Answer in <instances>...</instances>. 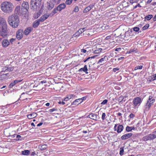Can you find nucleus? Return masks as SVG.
I'll use <instances>...</instances> for the list:
<instances>
[{"instance_id":"f257e3e1","label":"nucleus","mask_w":156,"mask_h":156,"mask_svg":"<svg viewBox=\"0 0 156 156\" xmlns=\"http://www.w3.org/2000/svg\"><path fill=\"white\" fill-rule=\"evenodd\" d=\"M8 21L9 25L12 27L16 28L19 23V16L15 15L9 16L8 18Z\"/></svg>"},{"instance_id":"f03ea898","label":"nucleus","mask_w":156,"mask_h":156,"mask_svg":"<svg viewBox=\"0 0 156 156\" xmlns=\"http://www.w3.org/2000/svg\"><path fill=\"white\" fill-rule=\"evenodd\" d=\"M14 6L11 2H5L2 3L1 9L5 13H10L13 10Z\"/></svg>"},{"instance_id":"7ed1b4c3","label":"nucleus","mask_w":156,"mask_h":156,"mask_svg":"<svg viewBox=\"0 0 156 156\" xmlns=\"http://www.w3.org/2000/svg\"><path fill=\"white\" fill-rule=\"evenodd\" d=\"M41 0H31L30 2L31 9L34 11L38 10L41 5Z\"/></svg>"},{"instance_id":"20e7f679","label":"nucleus","mask_w":156,"mask_h":156,"mask_svg":"<svg viewBox=\"0 0 156 156\" xmlns=\"http://www.w3.org/2000/svg\"><path fill=\"white\" fill-rule=\"evenodd\" d=\"M0 27H2L1 30L7 31V24L6 20L2 17H0Z\"/></svg>"},{"instance_id":"39448f33","label":"nucleus","mask_w":156,"mask_h":156,"mask_svg":"<svg viewBox=\"0 0 156 156\" xmlns=\"http://www.w3.org/2000/svg\"><path fill=\"white\" fill-rule=\"evenodd\" d=\"M154 139L152 133L147 134L144 136L142 138V140L144 141L153 140Z\"/></svg>"},{"instance_id":"423d86ee","label":"nucleus","mask_w":156,"mask_h":156,"mask_svg":"<svg viewBox=\"0 0 156 156\" xmlns=\"http://www.w3.org/2000/svg\"><path fill=\"white\" fill-rule=\"evenodd\" d=\"M142 101L141 98L139 97H137L134 98L133 101V103L135 106H139L140 105Z\"/></svg>"},{"instance_id":"0eeeda50","label":"nucleus","mask_w":156,"mask_h":156,"mask_svg":"<svg viewBox=\"0 0 156 156\" xmlns=\"http://www.w3.org/2000/svg\"><path fill=\"white\" fill-rule=\"evenodd\" d=\"M23 30H18L16 32V37L18 40H20L22 38L23 36Z\"/></svg>"},{"instance_id":"6e6552de","label":"nucleus","mask_w":156,"mask_h":156,"mask_svg":"<svg viewBox=\"0 0 156 156\" xmlns=\"http://www.w3.org/2000/svg\"><path fill=\"white\" fill-rule=\"evenodd\" d=\"M88 117L89 118L96 121L100 119L99 116L98 115L94 113L90 114Z\"/></svg>"},{"instance_id":"1a4fd4ad","label":"nucleus","mask_w":156,"mask_h":156,"mask_svg":"<svg viewBox=\"0 0 156 156\" xmlns=\"http://www.w3.org/2000/svg\"><path fill=\"white\" fill-rule=\"evenodd\" d=\"M155 101V99L153 98V97L151 95L149 96L147 102L146 103L151 106L153 104V103Z\"/></svg>"},{"instance_id":"9d476101","label":"nucleus","mask_w":156,"mask_h":156,"mask_svg":"<svg viewBox=\"0 0 156 156\" xmlns=\"http://www.w3.org/2000/svg\"><path fill=\"white\" fill-rule=\"evenodd\" d=\"M132 135L133 133H126L122 136L121 137V138L122 140L127 139L130 138Z\"/></svg>"},{"instance_id":"9b49d317","label":"nucleus","mask_w":156,"mask_h":156,"mask_svg":"<svg viewBox=\"0 0 156 156\" xmlns=\"http://www.w3.org/2000/svg\"><path fill=\"white\" fill-rule=\"evenodd\" d=\"M7 35V31H4L3 30L0 31V41L3 38L5 37Z\"/></svg>"},{"instance_id":"f8f14e48","label":"nucleus","mask_w":156,"mask_h":156,"mask_svg":"<svg viewBox=\"0 0 156 156\" xmlns=\"http://www.w3.org/2000/svg\"><path fill=\"white\" fill-rule=\"evenodd\" d=\"M33 29L31 27H28L26 28L24 31H23L25 35H28L33 30Z\"/></svg>"},{"instance_id":"ddd939ff","label":"nucleus","mask_w":156,"mask_h":156,"mask_svg":"<svg viewBox=\"0 0 156 156\" xmlns=\"http://www.w3.org/2000/svg\"><path fill=\"white\" fill-rule=\"evenodd\" d=\"M10 44V42L7 39H4L2 42V45L4 47H6Z\"/></svg>"},{"instance_id":"4468645a","label":"nucleus","mask_w":156,"mask_h":156,"mask_svg":"<svg viewBox=\"0 0 156 156\" xmlns=\"http://www.w3.org/2000/svg\"><path fill=\"white\" fill-rule=\"evenodd\" d=\"M49 16V15L45 14L41 17L40 19L38 20L40 22H43L47 19Z\"/></svg>"},{"instance_id":"2eb2a0df","label":"nucleus","mask_w":156,"mask_h":156,"mask_svg":"<svg viewBox=\"0 0 156 156\" xmlns=\"http://www.w3.org/2000/svg\"><path fill=\"white\" fill-rule=\"evenodd\" d=\"M88 69L87 68V65H85L83 68H81L78 71L79 72H81L82 71L84 72L86 74H87L89 73H90V72H88Z\"/></svg>"},{"instance_id":"dca6fc26","label":"nucleus","mask_w":156,"mask_h":156,"mask_svg":"<svg viewBox=\"0 0 156 156\" xmlns=\"http://www.w3.org/2000/svg\"><path fill=\"white\" fill-rule=\"evenodd\" d=\"M20 6H17L16 8L14 14V15H17L19 16V14L20 12Z\"/></svg>"},{"instance_id":"f3484780","label":"nucleus","mask_w":156,"mask_h":156,"mask_svg":"<svg viewBox=\"0 0 156 156\" xmlns=\"http://www.w3.org/2000/svg\"><path fill=\"white\" fill-rule=\"evenodd\" d=\"M66 7L65 4H61L57 7V9L58 11H61L62 9H65Z\"/></svg>"},{"instance_id":"a211bd4d","label":"nucleus","mask_w":156,"mask_h":156,"mask_svg":"<svg viewBox=\"0 0 156 156\" xmlns=\"http://www.w3.org/2000/svg\"><path fill=\"white\" fill-rule=\"evenodd\" d=\"M37 114L35 112H33L32 113L27 115V116L28 119H31L35 118L37 116Z\"/></svg>"},{"instance_id":"6ab92c4d","label":"nucleus","mask_w":156,"mask_h":156,"mask_svg":"<svg viewBox=\"0 0 156 156\" xmlns=\"http://www.w3.org/2000/svg\"><path fill=\"white\" fill-rule=\"evenodd\" d=\"M80 100H81L80 98L75 100L74 101L71 103V105H78L80 103V102H81Z\"/></svg>"},{"instance_id":"aec40b11","label":"nucleus","mask_w":156,"mask_h":156,"mask_svg":"<svg viewBox=\"0 0 156 156\" xmlns=\"http://www.w3.org/2000/svg\"><path fill=\"white\" fill-rule=\"evenodd\" d=\"M151 106L147 103L145 105L144 108V112L145 113L146 112L148 111L149 109Z\"/></svg>"},{"instance_id":"412c9836","label":"nucleus","mask_w":156,"mask_h":156,"mask_svg":"<svg viewBox=\"0 0 156 156\" xmlns=\"http://www.w3.org/2000/svg\"><path fill=\"white\" fill-rule=\"evenodd\" d=\"M40 21L38 20L35 21L33 24V27L34 28H36L38 27L40 24Z\"/></svg>"},{"instance_id":"4be33fe9","label":"nucleus","mask_w":156,"mask_h":156,"mask_svg":"<svg viewBox=\"0 0 156 156\" xmlns=\"http://www.w3.org/2000/svg\"><path fill=\"white\" fill-rule=\"evenodd\" d=\"M55 4L54 2H52V1L50 2L48 5V9L49 10H51L54 7Z\"/></svg>"},{"instance_id":"5701e85b","label":"nucleus","mask_w":156,"mask_h":156,"mask_svg":"<svg viewBox=\"0 0 156 156\" xmlns=\"http://www.w3.org/2000/svg\"><path fill=\"white\" fill-rule=\"evenodd\" d=\"M124 127L122 125H119L117 127V132L118 133H120L123 130Z\"/></svg>"},{"instance_id":"b1692460","label":"nucleus","mask_w":156,"mask_h":156,"mask_svg":"<svg viewBox=\"0 0 156 156\" xmlns=\"http://www.w3.org/2000/svg\"><path fill=\"white\" fill-rule=\"evenodd\" d=\"M47 147V145L46 144H44L39 146L38 148L41 151H43L46 149Z\"/></svg>"},{"instance_id":"393cba45","label":"nucleus","mask_w":156,"mask_h":156,"mask_svg":"<svg viewBox=\"0 0 156 156\" xmlns=\"http://www.w3.org/2000/svg\"><path fill=\"white\" fill-rule=\"evenodd\" d=\"M22 7L24 9L27 10L29 9V5L27 2H25L22 3Z\"/></svg>"},{"instance_id":"a878e982","label":"nucleus","mask_w":156,"mask_h":156,"mask_svg":"<svg viewBox=\"0 0 156 156\" xmlns=\"http://www.w3.org/2000/svg\"><path fill=\"white\" fill-rule=\"evenodd\" d=\"M21 153L23 155H28L30 154V152L29 150H24L22 151Z\"/></svg>"},{"instance_id":"bb28decb","label":"nucleus","mask_w":156,"mask_h":156,"mask_svg":"<svg viewBox=\"0 0 156 156\" xmlns=\"http://www.w3.org/2000/svg\"><path fill=\"white\" fill-rule=\"evenodd\" d=\"M153 17V16L152 15H148L145 16L144 18V21H146V20H149L152 18Z\"/></svg>"},{"instance_id":"cd10ccee","label":"nucleus","mask_w":156,"mask_h":156,"mask_svg":"<svg viewBox=\"0 0 156 156\" xmlns=\"http://www.w3.org/2000/svg\"><path fill=\"white\" fill-rule=\"evenodd\" d=\"M74 96L73 94H71L68 95L64 99V101H67L69 99H71Z\"/></svg>"},{"instance_id":"c85d7f7f","label":"nucleus","mask_w":156,"mask_h":156,"mask_svg":"<svg viewBox=\"0 0 156 156\" xmlns=\"http://www.w3.org/2000/svg\"><path fill=\"white\" fill-rule=\"evenodd\" d=\"M135 128L133 126L130 127L127 126L126 128V130L127 132H130L133 130H134Z\"/></svg>"},{"instance_id":"c756f323","label":"nucleus","mask_w":156,"mask_h":156,"mask_svg":"<svg viewBox=\"0 0 156 156\" xmlns=\"http://www.w3.org/2000/svg\"><path fill=\"white\" fill-rule=\"evenodd\" d=\"M106 58H107V56H105L103 58H102L99 60L98 63V64L100 63L103 62L104 61H106L107 60Z\"/></svg>"},{"instance_id":"7c9ffc66","label":"nucleus","mask_w":156,"mask_h":156,"mask_svg":"<svg viewBox=\"0 0 156 156\" xmlns=\"http://www.w3.org/2000/svg\"><path fill=\"white\" fill-rule=\"evenodd\" d=\"M102 50V49L101 48H97L94 51V54L99 53L101 52Z\"/></svg>"},{"instance_id":"2f4dec72","label":"nucleus","mask_w":156,"mask_h":156,"mask_svg":"<svg viewBox=\"0 0 156 156\" xmlns=\"http://www.w3.org/2000/svg\"><path fill=\"white\" fill-rule=\"evenodd\" d=\"M9 73H7L4 74H2L1 75V77L2 78H6L7 77H9Z\"/></svg>"},{"instance_id":"473e14b6","label":"nucleus","mask_w":156,"mask_h":156,"mask_svg":"<svg viewBox=\"0 0 156 156\" xmlns=\"http://www.w3.org/2000/svg\"><path fill=\"white\" fill-rule=\"evenodd\" d=\"M57 110V109L56 108H53L52 109L48 110V111H46L48 113H51L54 111Z\"/></svg>"},{"instance_id":"72a5a7b5","label":"nucleus","mask_w":156,"mask_h":156,"mask_svg":"<svg viewBox=\"0 0 156 156\" xmlns=\"http://www.w3.org/2000/svg\"><path fill=\"white\" fill-rule=\"evenodd\" d=\"M124 150L123 147H121L120 148L119 154L121 155H122L124 154Z\"/></svg>"},{"instance_id":"f704fd0d","label":"nucleus","mask_w":156,"mask_h":156,"mask_svg":"<svg viewBox=\"0 0 156 156\" xmlns=\"http://www.w3.org/2000/svg\"><path fill=\"white\" fill-rule=\"evenodd\" d=\"M124 99V97L121 95L119 96L118 98V101L119 102H121L123 101Z\"/></svg>"},{"instance_id":"c9c22d12","label":"nucleus","mask_w":156,"mask_h":156,"mask_svg":"<svg viewBox=\"0 0 156 156\" xmlns=\"http://www.w3.org/2000/svg\"><path fill=\"white\" fill-rule=\"evenodd\" d=\"M143 67V65L136 66L135 68V70H136L137 69H142Z\"/></svg>"},{"instance_id":"e433bc0d","label":"nucleus","mask_w":156,"mask_h":156,"mask_svg":"<svg viewBox=\"0 0 156 156\" xmlns=\"http://www.w3.org/2000/svg\"><path fill=\"white\" fill-rule=\"evenodd\" d=\"M149 27V24L147 23L142 28L143 30H145L147 29Z\"/></svg>"},{"instance_id":"4c0bfd02","label":"nucleus","mask_w":156,"mask_h":156,"mask_svg":"<svg viewBox=\"0 0 156 156\" xmlns=\"http://www.w3.org/2000/svg\"><path fill=\"white\" fill-rule=\"evenodd\" d=\"M90 9L87 6L83 10V12L84 13H87L90 10Z\"/></svg>"},{"instance_id":"58836bf2","label":"nucleus","mask_w":156,"mask_h":156,"mask_svg":"<svg viewBox=\"0 0 156 156\" xmlns=\"http://www.w3.org/2000/svg\"><path fill=\"white\" fill-rule=\"evenodd\" d=\"M8 69V67L5 66L2 68V70L1 72V73L3 72H7V69Z\"/></svg>"},{"instance_id":"ea45409f","label":"nucleus","mask_w":156,"mask_h":156,"mask_svg":"<svg viewBox=\"0 0 156 156\" xmlns=\"http://www.w3.org/2000/svg\"><path fill=\"white\" fill-rule=\"evenodd\" d=\"M73 0H66V4L67 5H70L72 3Z\"/></svg>"},{"instance_id":"a19ab883","label":"nucleus","mask_w":156,"mask_h":156,"mask_svg":"<svg viewBox=\"0 0 156 156\" xmlns=\"http://www.w3.org/2000/svg\"><path fill=\"white\" fill-rule=\"evenodd\" d=\"M16 140H22V137L20 135H17L16 136Z\"/></svg>"},{"instance_id":"79ce46f5","label":"nucleus","mask_w":156,"mask_h":156,"mask_svg":"<svg viewBox=\"0 0 156 156\" xmlns=\"http://www.w3.org/2000/svg\"><path fill=\"white\" fill-rule=\"evenodd\" d=\"M61 0H52V2H54L55 4H59Z\"/></svg>"},{"instance_id":"37998d69","label":"nucleus","mask_w":156,"mask_h":156,"mask_svg":"<svg viewBox=\"0 0 156 156\" xmlns=\"http://www.w3.org/2000/svg\"><path fill=\"white\" fill-rule=\"evenodd\" d=\"M106 114L105 113H103L101 116V119L102 120H104L105 119Z\"/></svg>"},{"instance_id":"c03bdc74","label":"nucleus","mask_w":156,"mask_h":156,"mask_svg":"<svg viewBox=\"0 0 156 156\" xmlns=\"http://www.w3.org/2000/svg\"><path fill=\"white\" fill-rule=\"evenodd\" d=\"M139 29V28L137 27H135L133 28V30L136 32L138 31Z\"/></svg>"},{"instance_id":"a18cd8bd","label":"nucleus","mask_w":156,"mask_h":156,"mask_svg":"<svg viewBox=\"0 0 156 156\" xmlns=\"http://www.w3.org/2000/svg\"><path fill=\"white\" fill-rule=\"evenodd\" d=\"M79 9L78 6H76L75 7L73 11L75 12H77L79 11Z\"/></svg>"},{"instance_id":"49530a36","label":"nucleus","mask_w":156,"mask_h":156,"mask_svg":"<svg viewBox=\"0 0 156 156\" xmlns=\"http://www.w3.org/2000/svg\"><path fill=\"white\" fill-rule=\"evenodd\" d=\"M87 98V97H86L85 96V97H83L82 98H80V99L81 100H80V101L81 102H80V103H82L83 101L86 100V99Z\"/></svg>"},{"instance_id":"de8ad7c7","label":"nucleus","mask_w":156,"mask_h":156,"mask_svg":"<svg viewBox=\"0 0 156 156\" xmlns=\"http://www.w3.org/2000/svg\"><path fill=\"white\" fill-rule=\"evenodd\" d=\"M16 84L14 83V82H11L9 85V87L10 88H12L13 86H14Z\"/></svg>"},{"instance_id":"09e8293b","label":"nucleus","mask_w":156,"mask_h":156,"mask_svg":"<svg viewBox=\"0 0 156 156\" xmlns=\"http://www.w3.org/2000/svg\"><path fill=\"white\" fill-rule=\"evenodd\" d=\"M95 4V3H93L92 4L88 6L90 8V9H91L94 6Z\"/></svg>"},{"instance_id":"8fccbe9b","label":"nucleus","mask_w":156,"mask_h":156,"mask_svg":"<svg viewBox=\"0 0 156 156\" xmlns=\"http://www.w3.org/2000/svg\"><path fill=\"white\" fill-rule=\"evenodd\" d=\"M57 11H58V10L57 9V7L56 8H55L52 11V12L54 13V14L57 12Z\"/></svg>"},{"instance_id":"3c124183","label":"nucleus","mask_w":156,"mask_h":156,"mask_svg":"<svg viewBox=\"0 0 156 156\" xmlns=\"http://www.w3.org/2000/svg\"><path fill=\"white\" fill-rule=\"evenodd\" d=\"M22 81V80H14L13 81V82L15 84H16V83L21 82Z\"/></svg>"},{"instance_id":"603ef678","label":"nucleus","mask_w":156,"mask_h":156,"mask_svg":"<svg viewBox=\"0 0 156 156\" xmlns=\"http://www.w3.org/2000/svg\"><path fill=\"white\" fill-rule=\"evenodd\" d=\"M108 102V100L107 99H105L101 103V104L102 105L106 104Z\"/></svg>"},{"instance_id":"864d4df0","label":"nucleus","mask_w":156,"mask_h":156,"mask_svg":"<svg viewBox=\"0 0 156 156\" xmlns=\"http://www.w3.org/2000/svg\"><path fill=\"white\" fill-rule=\"evenodd\" d=\"M13 69V68L12 67H8V69H7V72L8 71H12Z\"/></svg>"},{"instance_id":"5fc2aeb1","label":"nucleus","mask_w":156,"mask_h":156,"mask_svg":"<svg viewBox=\"0 0 156 156\" xmlns=\"http://www.w3.org/2000/svg\"><path fill=\"white\" fill-rule=\"evenodd\" d=\"M86 28L85 27H84V28H82V29H80L79 31H78V32L79 33H80V34H81L82 33V31H81V30H84V31H85V30H86Z\"/></svg>"},{"instance_id":"6e6d98bb","label":"nucleus","mask_w":156,"mask_h":156,"mask_svg":"<svg viewBox=\"0 0 156 156\" xmlns=\"http://www.w3.org/2000/svg\"><path fill=\"white\" fill-rule=\"evenodd\" d=\"M97 55H94V56H92L91 57H89L88 58H87L86 59L87 61H88L89 59H90V58H94L95 57H96V56H97Z\"/></svg>"},{"instance_id":"4d7b16f0","label":"nucleus","mask_w":156,"mask_h":156,"mask_svg":"<svg viewBox=\"0 0 156 156\" xmlns=\"http://www.w3.org/2000/svg\"><path fill=\"white\" fill-rule=\"evenodd\" d=\"M152 133L153 135V136H154V139H156V130L154 132H153Z\"/></svg>"},{"instance_id":"13d9d810","label":"nucleus","mask_w":156,"mask_h":156,"mask_svg":"<svg viewBox=\"0 0 156 156\" xmlns=\"http://www.w3.org/2000/svg\"><path fill=\"white\" fill-rule=\"evenodd\" d=\"M134 116H135L133 114H132V113L130 114L129 116V117L130 118H133L134 117Z\"/></svg>"},{"instance_id":"bf43d9fd","label":"nucleus","mask_w":156,"mask_h":156,"mask_svg":"<svg viewBox=\"0 0 156 156\" xmlns=\"http://www.w3.org/2000/svg\"><path fill=\"white\" fill-rule=\"evenodd\" d=\"M86 51H87L85 49H81V52H83V53H85L86 52Z\"/></svg>"},{"instance_id":"052dcab7","label":"nucleus","mask_w":156,"mask_h":156,"mask_svg":"<svg viewBox=\"0 0 156 156\" xmlns=\"http://www.w3.org/2000/svg\"><path fill=\"white\" fill-rule=\"evenodd\" d=\"M135 51L134 50V49H130L129 50V51L128 53H131L132 52H133Z\"/></svg>"},{"instance_id":"680f3d73","label":"nucleus","mask_w":156,"mask_h":156,"mask_svg":"<svg viewBox=\"0 0 156 156\" xmlns=\"http://www.w3.org/2000/svg\"><path fill=\"white\" fill-rule=\"evenodd\" d=\"M119 69H118L117 68H116L113 69V71L114 72H115L116 71L119 70Z\"/></svg>"},{"instance_id":"e2e57ef3","label":"nucleus","mask_w":156,"mask_h":156,"mask_svg":"<svg viewBox=\"0 0 156 156\" xmlns=\"http://www.w3.org/2000/svg\"><path fill=\"white\" fill-rule=\"evenodd\" d=\"M30 155L32 156H34L36 154L35 151L32 152H31V153H30Z\"/></svg>"},{"instance_id":"0e129e2a","label":"nucleus","mask_w":156,"mask_h":156,"mask_svg":"<svg viewBox=\"0 0 156 156\" xmlns=\"http://www.w3.org/2000/svg\"><path fill=\"white\" fill-rule=\"evenodd\" d=\"M137 7L140 8L141 7V6L140 5V4H138V5H137L134 7V9H136Z\"/></svg>"},{"instance_id":"69168bd1","label":"nucleus","mask_w":156,"mask_h":156,"mask_svg":"<svg viewBox=\"0 0 156 156\" xmlns=\"http://www.w3.org/2000/svg\"><path fill=\"white\" fill-rule=\"evenodd\" d=\"M121 50V49L120 48H116L115 50L116 51H120Z\"/></svg>"},{"instance_id":"338daca9","label":"nucleus","mask_w":156,"mask_h":156,"mask_svg":"<svg viewBox=\"0 0 156 156\" xmlns=\"http://www.w3.org/2000/svg\"><path fill=\"white\" fill-rule=\"evenodd\" d=\"M14 39L13 38H11L10 40V42L11 43H12L14 41Z\"/></svg>"},{"instance_id":"774afa93","label":"nucleus","mask_w":156,"mask_h":156,"mask_svg":"<svg viewBox=\"0 0 156 156\" xmlns=\"http://www.w3.org/2000/svg\"><path fill=\"white\" fill-rule=\"evenodd\" d=\"M153 20L154 21H156V14L155 15L154 17L153 18Z\"/></svg>"}]
</instances>
